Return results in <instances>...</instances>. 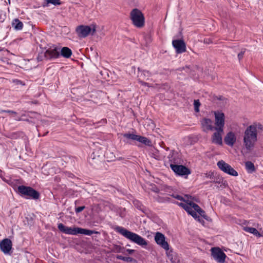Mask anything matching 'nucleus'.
I'll return each instance as SVG.
<instances>
[{
	"mask_svg": "<svg viewBox=\"0 0 263 263\" xmlns=\"http://www.w3.org/2000/svg\"><path fill=\"white\" fill-rule=\"evenodd\" d=\"M245 52V49H243V50H242L240 53L238 54V58L239 60H240L243 58V54Z\"/></svg>",
	"mask_w": 263,
	"mask_h": 263,
	"instance_id": "e433bc0d",
	"label": "nucleus"
},
{
	"mask_svg": "<svg viewBox=\"0 0 263 263\" xmlns=\"http://www.w3.org/2000/svg\"><path fill=\"white\" fill-rule=\"evenodd\" d=\"M92 154L94 155V157H93V158H95V157L97 155L96 154V152H93V153H92Z\"/></svg>",
	"mask_w": 263,
	"mask_h": 263,
	"instance_id": "ea45409f",
	"label": "nucleus"
},
{
	"mask_svg": "<svg viewBox=\"0 0 263 263\" xmlns=\"http://www.w3.org/2000/svg\"><path fill=\"white\" fill-rule=\"evenodd\" d=\"M116 258L118 259L123 260L127 262H131L133 260V258L130 257H124L122 255H118Z\"/></svg>",
	"mask_w": 263,
	"mask_h": 263,
	"instance_id": "cd10ccee",
	"label": "nucleus"
},
{
	"mask_svg": "<svg viewBox=\"0 0 263 263\" xmlns=\"http://www.w3.org/2000/svg\"><path fill=\"white\" fill-rule=\"evenodd\" d=\"M12 243L10 239L5 238L0 242V249L5 254H9L12 249Z\"/></svg>",
	"mask_w": 263,
	"mask_h": 263,
	"instance_id": "4468645a",
	"label": "nucleus"
},
{
	"mask_svg": "<svg viewBox=\"0 0 263 263\" xmlns=\"http://www.w3.org/2000/svg\"><path fill=\"white\" fill-rule=\"evenodd\" d=\"M201 216H202L203 218H204L205 219L208 220V217L206 216L205 212L201 209L199 211V212L198 213Z\"/></svg>",
	"mask_w": 263,
	"mask_h": 263,
	"instance_id": "7c9ffc66",
	"label": "nucleus"
},
{
	"mask_svg": "<svg viewBox=\"0 0 263 263\" xmlns=\"http://www.w3.org/2000/svg\"><path fill=\"white\" fill-rule=\"evenodd\" d=\"M58 228L61 232L66 234L76 235L79 234V232H77L79 228L77 227H68L60 223L58 224Z\"/></svg>",
	"mask_w": 263,
	"mask_h": 263,
	"instance_id": "9d476101",
	"label": "nucleus"
},
{
	"mask_svg": "<svg viewBox=\"0 0 263 263\" xmlns=\"http://www.w3.org/2000/svg\"><path fill=\"white\" fill-rule=\"evenodd\" d=\"M155 240L158 245L160 246L165 250H168L169 249V245L165 241V237L163 234L160 232H157L155 236Z\"/></svg>",
	"mask_w": 263,
	"mask_h": 263,
	"instance_id": "9b49d317",
	"label": "nucleus"
},
{
	"mask_svg": "<svg viewBox=\"0 0 263 263\" xmlns=\"http://www.w3.org/2000/svg\"><path fill=\"white\" fill-rule=\"evenodd\" d=\"M130 18L133 25L137 28H142L145 23V18L142 12L135 8L133 9L130 13Z\"/></svg>",
	"mask_w": 263,
	"mask_h": 263,
	"instance_id": "20e7f679",
	"label": "nucleus"
},
{
	"mask_svg": "<svg viewBox=\"0 0 263 263\" xmlns=\"http://www.w3.org/2000/svg\"><path fill=\"white\" fill-rule=\"evenodd\" d=\"M215 182H216V183H220V181H218V180H217V181H216Z\"/></svg>",
	"mask_w": 263,
	"mask_h": 263,
	"instance_id": "79ce46f5",
	"label": "nucleus"
},
{
	"mask_svg": "<svg viewBox=\"0 0 263 263\" xmlns=\"http://www.w3.org/2000/svg\"><path fill=\"white\" fill-rule=\"evenodd\" d=\"M243 230L247 232L253 234L255 236L258 234V231L254 228L245 227L243 228Z\"/></svg>",
	"mask_w": 263,
	"mask_h": 263,
	"instance_id": "a878e982",
	"label": "nucleus"
},
{
	"mask_svg": "<svg viewBox=\"0 0 263 263\" xmlns=\"http://www.w3.org/2000/svg\"><path fill=\"white\" fill-rule=\"evenodd\" d=\"M136 141H139L146 145H150L151 141L146 137L137 135Z\"/></svg>",
	"mask_w": 263,
	"mask_h": 263,
	"instance_id": "b1692460",
	"label": "nucleus"
},
{
	"mask_svg": "<svg viewBox=\"0 0 263 263\" xmlns=\"http://www.w3.org/2000/svg\"><path fill=\"white\" fill-rule=\"evenodd\" d=\"M139 209H140V210H142V208L141 207V206H139Z\"/></svg>",
	"mask_w": 263,
	"mask_h": 263,
	"instance_id": "37998d69",
	"label": "nucleus"
},
{
	"mask_svg": "<svg viewBox=\"0 0 263 263\" xmlns=\"http://www.w3.org/2000/svg\"><path fill=\"white\" fill-rule=\"evenodd\" d=\"M123 249V248L121 247L120 246H115L114 247V250L117 252H121Z\"/></svg>",
	"mask_w": 263,
	"mask_h": 263,
	"instance_id": "72a5a7b5",
	"label": "nucleus"
},
{
	"mask_svg": "<svg viewBox=\"0 0 263 263\" xmlns=\"http://www.w3.org/2000/svg\"><path fill=\"white\" fill-rule=\"evenodd\" d=\"M194 105L195 111L197 112H199V106H200V103L199 100H194Z\"/></svg>",
	"mask_w": 263,
	"mask_h": 263,
	"instance_id": "c85d7f7f",
	"label": "nucleus"
},
{
	"mask_svg": "<svg viewBox=\"0 0 263 263\" xmlns=\"http://www.w3.org/2000/svg\"><path fill=\"white\" fill-rule=\"evenodd\" d=\"M2 112H7V113L13 114V115L16 114V112L15 111L10 110H1L0 113H2Z\"/></svg>",
	"mask_w": 263,
	"mask_h": 263,
	"instance_id": "f704fd0d",
	"label": "nucleus"
},
{
	"mask_svg": "<svg viewBox=\"0 0 263 263\" xmlns=\"http://www.w3.org/2000/svg\"><path fill=\"white\" fill-rule=\"evenodd\" d=\"M206 43H209V41H206Z\"/></svg>",
	"mask_w": 263,
	"mask_h": 263,
	"instance_id": "c03bdc74",
	"label": "nucleus"
},
{
	"mask_svg": "<svg viewBox=\"0 0 263 263\" xmlns=\"http://www.w3.org/2000/svg\"><path fill=\"white\" fill-rule=\"evenodd\" d=\"M48 3L53 4L54 5H60V0H45Z\"/></svg>",
	"mask_w": 263,
	"mask_h": 263,
	"instance_id": "c756f323",
	"label": "nucleus"
},
{
	"mask_svg": "<svg viewBox=\"0 0 263 263\" xmlns=\"http://www.w3.org/2000/svg\"><path fill=\"white\" fill-rule=\"evenodd\" d=\"M185 204V205H189L191 209L193 210V211L197 213L199 212L200 210L201 209L198 205L191 201H186V203Z\"/></svg>",
	"mask_w": 263,
	"mask_h": 263,
	"instance_id": "5701e85b",
	"label": "nucleus"
},
{
	"mask_svg": "<svg viewBox=\"0 0 263 263\" xmlns=\"http://www.w3.org/2000/svg\"><path fill=\"white\" fill-rule=\"evenodd\" d=\"M179 205L183 208L189 214L192 215L195 219H197L199 221L201 222L199 216L197 215L196 212L193 210L191 209L189 205H185V203H179Z\"/></svg>",
	"mask_w": 263,
	"mask_h": 263,
	"instance_id": "6ab92c4d",
	"label": "nucleus"
},
{
	"mask_svg": "<svg viewBox=\"0 0 263 263\" xmlns=\"http://www.w3.org/2000/svg\"><path fill=\"white\" fill-rule=\"evenodd\" d=\"M216 130V132L213 134L212 136V142L218 145H221L222 143V135L223 133V131Z\"/></svg>",
	"mask_w": 263,
	"mask_h": 263,
	"instance_id": "a211bd4d",
	"label": "nucleus"
},
{
	"mask_svg": "<svg viewBox=\"0 0 263 263\" xmlns=\"http://www.w3.org/2000/svg\"><path fill=\"white\" fill-rule=\"evenodd\" d=\"M257 129H262V125L260 124L251 125L247 127L244 132L243 145L248 151L253 149L257 141Z\"/></svg>",
	"mask_w": 263,
	"mask_h": 263,
	"instance_id": "f257e3e1",
	"label": "nucleus"
},
{
	"mask_svg": "<svg viewBox=\"0 0 263 263\" xmlns=\"http://www.w3.org/2000/svg\"><path fill=\"white\" fill-rule=\"evenodd\" d=\"M77 232H79V234H84L86 235H91L93 234L99 233L97 231L83 229L81 228H79V231Z\"/></svg>",
	"mask_w": 263,
	"mask_h": 263,
	"instance_id": "4be33fe9",
	"label": "nucleus"
},
{
	"mask_svg": "<svg viewBox=\"0 0 263 263\" xmlns=\"http://www.w3.org/2000/svg\"><path fill=\"white\" fill-rule=\"evenodd\" d=\"M211 255L213 258L219 263H224L226 255L219 248H213L211 250Z\"/></svg>",
	"mask_w": 263,
	"mask_h": 263,
	"instance_id": "6e6552de",
	"label": "nucleus"
},
{
	"mask_svg": "<svg viewBox=\"0 0 263 263\" xmlns=\"http://www.w3.org/2000/svg\"><path fill=\"white\" fill-rule=\"evenodd\" d=\"M76 31L80 38H85L89 34L93 35L96 31V26L92 25L90 26L81 25L78 26L76 29Z\"/></svg>",
	"mask_w": 263,
	"mask_h": 263,
	"instance_id": "39448f33",
	"label": "nucleus"
},
{
	"mask_svg": "<svg viewBox=\"0 0 263 263\" xmlns=\"http://www.w3.org/2000/svg\"><path fill=\"white\" fill-rule=\"evenodd\" d=\"M256 236L258 237H263V232L260 233L258 232V234H257Z\"/></svg>",
	"mask_w": 263,
	"mask_h": 263,
	"instance_id": "58836bf2",
	"label": "nucleus"
},
{
	"mask_svg": "<svg viewBox=\"0 0 263 263\" xmlns=\"http://www.w3.org/2000/svg\"><path fill=\"white\" fill-rule=\"evenodd\" d=\"M201 123L203 130L207 132L209 130H213L215 129V127L212 125L213 121L208 118H204L201 121Z\"/></svg>",
	"mask_w": 263,
	"mask_h": 263,
	"instance_id": "2eb2a0df",
	"label": "nucleus"
},
{
	"mask_svg": "<svg viewBox=\"0 0 263 263\" xmlns=\"http://www.w3.org/2000/svg\"><path fill=\"white\" fill-rule=\"evenodd\" d=\"M123 136L128 139H131L136 141L137 137V135L130 133H125L123 135Z\"/></svg>",
	"mask_w": 263,
	"mask_h": 263,
	"instance_id": "bb28decb",
	"label": "nucleus"
},
{
	"mask_svg": "<svg viewBox=\"0 0 263 263\" xmlns=\"http://www.w3.org/2000/svg\"><path fill=\"white\" fill-rule=\"evenodd\" d=\"M206 43H209V41H206Z\"/></svg>",
	"mask_w": 263,
	"mask_h": 263,
	"instance_id": "a18cd8bd",
	"label": "nucleus"
},
{
	"mask_svg": "<svg viewBox=\"0 0 263 263\" xmlns=\"http://www.w3.org/2000/svg\"><path fill=\"white\" fill-rule=\"evenodd\" d=\"M85 208V206H79L75 209V211L77 213L82 212Z\"/></svg>",
	"mask_w": 263,
	"mask_h": 263,
	"instance_id": "c9c22d12",
	"label": "nucleus"
},
{
	"mask_svg": "<svg viewBox=\"0 0 263 263\" xmlns=\"http://www.w3.org/2000/svg\"><path fill=\"white\" fill-rule=\"evenodd\" d=\"M116 230L124 237L139 246H145L147 245L146 240L143 237L135 233L128 231L123 227H118Z\"/></svg>",
	"mask_w": 263,
	"mask_h": 263,
	"instance_id": "f03ea898",
	"label": "nucleus"
},
{
	"mask_svg": "<svg viewBox=\"0 0 263 263\" xmlns=\"http://www.w3.org/2000/svg\"><path fill=\"white\" fill-rule=\"evenodd\" d=\"M138 82L143 86H147V87H152L149 83L145 82L143 81V80L138 79Z\"/></svg>",
	"mask_w": 263,
	"mask_h": 263,
	"instance_id": "473e14b6",
	"label": "nucleus"
},
{
	"mask_svg": "<svg viewBox=\"0 0 263 263\" xmlns=\"http://www.w3.org/2000/svg\"><path fill=\"white\" fill-rule=\"evenodd\" d=\"M170 167L176 174L178 175H188L191 174L190 170L186 166L182 165L171 164Z\"/></svg>",
	"mask_w": 263,
	"mask_h": 263,
	"instance_id": "1a4fd4ad",
	"label": "nucleus"
},
{
	"mask_svg": "<svg viewBox=\"0 0 263 263\" xmlns=\"http://www.w3.org/2000/svg\"><path fill=\"white\" fill-rule=\"evenodd\" d=\"M18 193L21 196L27 199H38L40 194L39 192L30 186L20 185L17 187Z\"/></svg>",
	"mask_w": 263,
	"mask_h": 263,
	"instance_id": "7ed1b4c3",
	"label": "nucleus"
},
{
	"mask_svg": "<svg viewBox=\"0 0 263 263\" xmlns=\"http://www.w3.org/2000/svg\"><path fill=\"white\" fill-rule=\"evenodd\" d=\"M217 166L223 172L233 176H237L238 173L229 164L223 160L217 162Z\"/></svg>",
	"mask_w": 263,
	"mask_h": 263,
	"instance_id": "0eeeda50",
	"label": "nucleus"
},
{
	"mask_svg": "<svg viewBox=\"0 0 263 263\" xmlns=\"http://www.w3.org/2000/svg\"><path fill=\"white\" fill-rule=\"evenodd\" d=\"M8 4L9 5H10V4H11L10 0H8Z\"/></svg>",
	"mask_w": 263,
	"mask_h": 263,
	"instance_id": "a19ab883",
	"label": "nucleus"
},
{
	"mask_svg": "<svg viewBox=\"0 0 263 263\" xmlns=\"http://www.w3.org/2000/svg\"><path fill=\"white\" fill-rule=\"evenodd\" d=\"M245 166L249 173H252L255 171L254 165L251 161H247L245 163Z\"/></svg>",
	"mask_w": 263,
	"mask_h": 263,
	"instance_id": "393cba45",
	"label": "nucleus"
},
{
	"mask_svg": "<svg viewBox=\"0 0 263 263\" xmlns=\"http://www.w3.org/2000/svg\"><path fill=\"white\" fill-rule=\"evenodd\" d=\"M138 78L141 80H148V78L152 76V73L148 70H142L140 68H138Z\"/></svg>",
	"mask_w": 263,
	"mask_h": 263,
	"instance_id": "f3484780",
	"label": "nucleus"
},
{
	"mask_svg": "<svg viewBox=\"0 0 263 263\" xmlns=\"http://www.w3.org/2000/svg\"><path fill=\"white\" fill-rule=\"evenodd\" d=\"M60 53L64 58H69L72 54V51L68 47H64L61 49Z\"/></svg>",
	"mask_w": 263,
	"mask_h": 263,
	"instance_id": "aec40b11",
	"label": "nucleus"
},
{
	"mask_svg": "<svg viewBox=\"0 0 263 263\" xmlns=\"http://www.w3.org/2000/svg\"><path fill=\"white\" fill-rule=\"evenodd\" d=\"M214 115L215 118V130L223 132L224 126V114L221 112L215 111Z\"/></svg>",
	"mask_w": 263,
	"mask_h": 263,
	"instance_id": "423d86ee",
	"label": "nucleus"
},
{
	"mask_svg": "<svg viewBox=\"0 0 263 263\" xmlns=\"http://www.w3.org/2000/svg\"><path fill=\"white\" fill-rule=\"evenodd\" d=\"M46 59H57L60 56V48L57 47L49 48L47 49L44 54Z\"/></svg>",
	"mask_w": 263,
	"mask_h": 263,
	"instance_id": "ddd939ff",
	"label": "nucleus"
},
{
	"mask_svg": "<svg viewBox=\"0 0 263 263\" xmlns=\"http://www.w3.org/2000/svg\"><path fill=\"white\" fill-rule=\"evenodd\" d=\"M172 45L177 53H182L186 51V45L182 40H174L172 42Z\"/></svg>",
	"mask_w": 263,
	"mask_h": 263,
	"instance_id": "f8f14e48",
	"label": "nucleus"
},
{
	"mask_svg": "<svg viewBox=\"0 0 263 263\" xmlns=\"http://www.w3.org/2000/svg\"><path fill=\"white\" fill-rule=\"evenodd\" d=\"M126 252H128L129 254H132L135 252V250L132 249H127Z\"/></svg>",
	"mask_w": 263,
	"mask_h": 263,
	"instance_id": "4c0bfd02",
	"label": "nucleus"
},
{
	"mask_svg": "<svg viewBox=\"0 0 263 263\" xmlns=\"http://www.w3.org/2000/svg\"><path fill=\"white\" fill-rule=\"evenodd\" d=\"M12 26L15 30H21L23 27V24L18 18H15L12 22Z\"/></svg>",
	"mask_w": 263,
	"mask_h": 263,
	"instance_id": "412c9836",
	"label": "nucleus"
},
{
	"mask_svg": "<svg viewBox=\"0 0 263 263\" xmlns=\"http://www.w3.org/2000/svg\"><path fill=\"white\" fill-rule=\"evenodd\" d=\"M173 197L178 200H181V201H184L186 202V201H189V200H185L182 196L179 195H173Z\"/></svg>",
	"mask_w": 263,
	"mask_h": 263,
	"instance_id": "2f4dec72",
	"label": "nucleus"
},
{
	"mask_svg": "<svg viewBox=\"0 0 263 263\" xmlns=\"http://www.w3.org/2000/svg\"><path fill=\"white\" fill-rule=\"evenodd\" d=\"M236 137L235 134L232 132H230L225 136L224 141L226 144L229 146H233L236 142Z\"/></svg>",
	"mask_w": 263,
	"mask_h": 263,
	"instance_id": "dca6fc26",
	"label": "nucleus"
}]
</instances>
